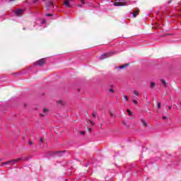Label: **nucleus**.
<instances>
[{
  "mask_svg": "<svg viewBox=\"0 0 181 181\" xmlns=\"http://www.w3.org/2000/svg\"><path fill=\"white\" fill-rule=\"evenodd\" d=\"M23 160V158H19L17 159L11 160L6 163H3V165H9V163H13L15 165L16 163H18V162H22Z\"/></svg>",
  "mask_w": 181,
  "mask_h": 181,
  "instance_id": "nucleus-1",
  "label": "nucleus"
},
{
  "mask_svg": "<svg viewBox=\"0 0 181 181\" xmlns=\"http://www.w3.org/2000/svg\"><path fill=\"white\" fill-rule=\"evenodd\" d=\"M25 12V9H16L14 12L15 15L16 16H22L23 15V13Z\"/></svg>",
  "mask_w": 181,
  "mask_h": 181,
  "instance_id": "nucleus-2",
  "label": "nucleus"
},
{
  "mask_svg": "<svg viewBox=\"0 0 181 181\" xmlns=\"http://www.w3.org/2000/svg\"><path fill=\"white\" fill-rule=\"evenodd\" d=\"M112 54V52H107L103 54L100 56V60H104V59H108V57H111V55Z\"/></svg>",
  "mask_w": 181,
  "mask_h": 181,
  "instance_id": "nucleus-3",
  "label": "nucleus"
},
{
  "mask_svg": "<svg viewBox=\"0 0 181 181\" xmlns=\"http://www.w3.org/2000/svg\"><path fill=\"white\" fill-rule=\"evenodd\" d=\"M114 6H125V5H127V3L124 2H114L113 4Z\"/></svg>",
  "mask_w": 181,
  "mask_h": 181,
  "instance_id": "nucleus-4",
  "label": "nucleus"
},
{
  "mask_svg": "<svg viewBox=\"0 0 181 181\" xmlns=\"http://www.w3.org/2000/svg\"><path fill=\"white\" fill-rule=\"evenodd\" d=\"M43 64H45V59H41L35 62L36 66H43Z\"/></svg>",
  "mask_w": 181,
  "mask_h": 181,
  "instance_id": "nucleus-5",
  "label": "nucleus"
},
{
  "mask_svg": "<svg viewBox=\"0 0 181 181\" xmlns=\"http://www.w3.org/2000/svg\"><path fill=\"white\" fill-rule=\"evenodd\" d=\"M74 0H65L64 4L65 5L66 8H70V2H73Z\"/></svg>",
  "mask_w": 181,
  "mask_h": 181,
  "instance_id": "nucleus-6",
  "label": "nucleus"
},
{
  "mask_svg": "<svg viewBox=\"0 0 181 181\" xmlns=\"http://www.w3.org/2000/svg\"><path fill=\"white\" fill-rule=\"evenodd\" d=\"M132 15H133V18L138 16V15H139V10L137 9V10L134 11L133 13H132Z\"/></svg>",
  "mask_w": 181,
  "mask_h": 181,
  "instance_id": "nucleus-7",
  "label": "nucleus"
},
{
  "mask_svg": "<svg viewBox=\"0 0 181 181\" xmlns=\"http://www.w3.org/2000/svg\"><path fill=\"white\" fill-rule=\"evenodd\" d=\"M47 112H49V109H44V114H40V117H45V115H46V114H47Z\"/></svg>",
  "mask_w": 181,
  "mask_h": 181,
  "instance_id": "nucleus-8",
  "label": "nucleus"
},
{
  "mask_svg": "<svg viewBox=\"0 0 181 181\" xmlns=\"http://www.w3.org/2000/svg\"><path fill=\"white\" fill-rule=\"evenodd\" d=\"M141 122L144 127H148V124H146V121H145V119H141Z\"/></svg>",
  "mask_w": 181,
  "mask_h": 181,
  "instance_id": "nucleus-9",
  "label": "nucleus"
},
{
  "mask_svg": "<svg viewBox=\"0 0 181 181\" xmlns=\"http://www.w3.org/2000/svg\"><path fill=\"white\" fill-rule=\"evenodd\" d=\"M128 66H129L128 64H124V65H122V66H120L119 67V69H125V67H128Z\"/></svg>",
  "mask_w": 181,
  "mask_h": 181,
  "instance_id": "nucleus-10",
  "label": "nucleus"
},
{
  "mask_svg": "<svg viewBox=\"0 0 181 181\" xmlns=\"http://www.w3.org/2000/svg\"><path fill=\"white\" fill-rule=\"evenodd\" d=\"M133 94H134L136 97H139V93H138V92L135 90H133Z\"/></svg>",
  "mask_w": 181,
  "mask_h": 181,
  "instance_id": "nucleus-11",
  "label": "nucleus"
},
{
  "mask_svg": "<svg viewBox=\"0 0 181 181\" xmlns=\"http://www.w3.org/2000/svg\"><path fill=\"white\" fill-rule=\"evenodd\" d=\"M160 81H161L163 86L164 87H166V81L165 80H163V79H161Z\"/></svg>",
  "mask_w": 181,
  "mask_h": 181,
  "instance_id": "nucleus-12",
  "label": "nucleus"
},
{
  "mask_svg": "<svg viewBox=\"0 0 181 181\" xmlns=\"http://www.w3.org/2000/svg\"><path fill=\"white\" fill-rule=\"evenodd\" d=\"M155 86H156V83H155V82H151L150 83V87H151V88H153V87H155Z\"/></svg>",
  "mask_w": 181,
  "mask_h": 181,
  "instance_id": "nucleus-13",
  "label": "nucleus"
},
{
  "mask_svg": "<svg viewBox=\"0 0 181 181\" xmlns=\"http://www.w3.org/2000/svg\"><path fill=\"white\" fill-rule=\"evenodd\" d=\"M58 104H59V105H64V101H63V100H59V101H58Z\"/></svg>",
  "mask_w": 181,
  "mask_h": 181,
  "instance_id": "nucleus-14",
  "label": "nucleus"
},
{
  "mask_svg": "<svg viewBox=\"0 0 181 181\" xmlns=\"http://www.w3.org/2000/svg\"><path fill=\"white\" fill-rule=\"evenodd\" d=\"M42 144H43V139L42 138L40 139V145L42 146Z\"/></svg>",
  "mask_w": 181,
  "mask_h": 181,
  "instance_id": "nucleus-15",
  "label": "nucleus"
},
{
  "mask_svg": "<svg viewBox=\"0 0 181 181\" xmlns=\"http://www.w3.org/2000/svg\"><path fill=\"white\" fill-rule=\"evenodd\" d=\"M123 97H124V100H126V101H128V96L124 95Z\"/></svg>",
  "mask_w": 181,
  "mask_h": 181,
  "instance_id": "nucleus-16",
  "label": "nucleus"
},
{
  "mask_svg": "<svg viewBox=\"0 0 181 181\" xmlns=\"http://www.w3.org/2000/svg\"><path fill=\"white\" fill-rule=\"evenodd\" d=\"M127 112H128V114H129V115H132V112H131V110H127Z\"/></svg>",
  "mask_w": 181,
  "mask_h": 181,
  "instance_id": "nucleus-17",
  "label": "nucleus"
},
{
  "mask_svg": "<svg viewBox=\"0 0 181 181\" xmlns=\"http://www.w3.org/2000/svg\"><path fill=\"white\" fill-rule=\"evenodd\" d=\"M92 117L95 118V117H97V113H92Z\"/></svg>",
  "mask_w": 181,
  "mask_h": 181,
  "instance_id": "nucleus-18",
  "label": "nucleus"
},
{
  "mask_svg": "<svg viewBox=\"0 0 181 181\" xmlns=\"http://www.w3.org/2000/svg\"><path fill=\"white\" fill-rule=\"evenodd\" d=\"M133 103L135 104V105L138 104V101H136V100H133Z\"/></svg>",
  "mask_w": 181,
  "mask_h": 181,
  "instance_id": "nucleus-19",
  "label": "nucleus"
},
{
  "mask_svg": "<svg viewBox=\"0 0 181 181\" xmlns=\"http://www.w3.org/2000/svg\"><path fill=\"white\" fill-rule=\"evenodd\" d=\"M81 4H83V5H84V4H86V3L84 2V0H81Z\"/></svg>",
  "mask_w": 181,
  "mask_h": 181,
  "instance_id": "nucleus-20",
  "label": "nucleus"
},
{
  "mask_svg": "<svg viewBox=\"0 0 181 181\" xmlns=\"http://www.w3.org/2000/svg\"><path fill=\"white\" fill-rule=\"evenodd\" d=\"M109 91H110V93H114V90H112V88L110 89Z\"/></svg>",
  "mask_w": 181,
  "mask_h": 181,
  "instance_id": "nucleus-21",
  "label": "nucleus"
},
{
  "mask_svg": "<svg viewBox=\"0 0 181 181\" xmlns=\"http://www.w3.org/2000/svg\"><path fill=\"white\" fill-rule=\"evenodd\" d=\"M46 16H52V14L47 13V14H46Z\"/></svg>",
  "mask_w": 181,
  "mask_h": 181,
  "instance_id": "nucleus-22",
  "label": "nucleus"
},
{
  "mask_svg": "<svg viewBox=\"0 0 181 181\" xmlns=\"http://www.w3.org/2000/svg\"><path fill=\"white\" fill-rule=\"evenodd\" d=\"M81 135H84V132H80Z\"/></svg>",
  "mask_w": 181,
  "mask_h": 181,
  "instance_id": "nucleus-23",
  "label": "nucleus"
},
{
  "mask_svg": "<svg viewBox=\"0 0 181 181\" xmlns=\"http://www.w3.org/2000/svg\"><path fill=\"white\" fill-rule=\"evenodd\" d=\"M78 8H83V6L78 4Z\"/></svg>",
  "mask_w": 181,
  "mask_h": 181,
  "instance_id": "nucleus-24",
  "label": "nucleus"
},
{
  "mask_svg": "<svg viewBox=\"0 0 181 181\" xmlns=\"http://www.w3.org/2000/svg\"><path fill=\"white\" fill-rule=\"evenodd\" d=\"M168 119V117H163V119Z\"/></svg>",
  "mask_w": 181,
  "mask_h": 181,
  "instance_id": "nucleus-25",
  "label": "nucleus"
},
{
  "mask_svg": "<svg viewBox=\"0 0 181 181\" xmlns=\"http://www.w3.org/2000/svg\"><path fill=\"white\" fill-rule=\"evenodd\" d=\"M28 144H29V145H32V141H29Z\"/></svg>",
  "mask_w": 181,
  "mask_h": 181,
  "instance_id": "nucleus-26",
  "label": "nucleus"
},
{
  "mask_svg": "<svg viewBox=\"0 0 181 181\" xmlns=\"http://www.w3.org/2000/svg\"><path fill=\"white\" fill-rule=\"evenodd\" d=\"M158 108H160V103H158Z\"/></svg>",
  "mask_w": 181,
  "mask_h": 181,
  "instance_id": "nucleus-27",
  "label": "nucleus"
},
{
  "mask_svg": "<svg viewBox=\"0 0 181 181\" xmlns=\"http://www.w3.org/2000/svg\"><path fill=\"white\" fill-rule=\"evenodd\" d=\"M110 115H111V117H113L114 114L113 113H110Z\"/></svg>",
  "mask_w": 181,
  "mask_h": 181,
  "instance_id": "nucleus-28",
  "label": "nucleus"
},
{
  "mask_svg": "<svg viewBox=\"0 0 181 181\" xmlns=\"http://www.w3.org/2000/svg\"><path fill=\"white\" fill-rule=\"evenodd\" d=\"M13 1H15V0H9V2H13Z\"/></svg>",
  "mask_w": 181,
  "mask_h": 181,
  "instance_id": "nucleus-29",
  "label": "nucleus"
},
{
  "mask_svg": "<svg viewBox=\"0 0 181 181\" xmlns=\"http://www.w3.org/2000/svg\"><path fill=\"white\" fill-rule=\"evenodd\" d=\"M45 21H42V23H45Z\"/></svg>",
  "mask_w": 181,
  "mask_h": 181,
  "instance_id": "nucleus-30",
  "label": "nucleus"
},
{
  "mask_svg": "<svg viewBox=\"0 0 181 181\" xmlns=\"http://www.w3.org/2000/svg\"><path fill=\"white\" fill-rule=\"evenodd\" d=\"M89 132H91V129H89Z\"/></svg>",
  "mask_w": 181,
  "mask_h": 181,
  "instance_id": "nucleus-31",
  "label": "nucleus"
},
{
  "mask_svg": "<svg viewBox=\"0 0 181 181\" xmlns=\"http://www.w3.org/2000/svg\"><path fill=\"white\" fill-rule=\"evenodd\" d=\"M168 108H169V110H170V108H171V107H169Z\"/></svg>",
  "mask_w": 181,
  "mask_h": 181,
  "instance_id": "nucleus-32",
  "label": "nucleus"
},
{
  "mask_svg": "<svg viewBox=\"0 0 181 181\" xmlns=\"http://www.w3.org/2000/svg\"><path fill=\"white\" fill-rule=\"evenodd\" d=\"M90 123L93 124V122L91 121Z\"/></svg>",
  "mask_w": 181,
  "mask_h": 181,
  "instance_id": "nucleus-33",
  "label": "nucleus"
}]
</instances>
